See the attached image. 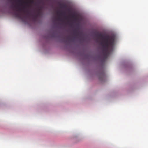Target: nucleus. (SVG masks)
Returning a JSON list of instances; mask_svg holds the SVG:
<instances>
[{
	"label": "nucleus",
	"instance_id": "f257e3e1",
	"mask_svg": "<svg viewBox=\"0 0 148 148\" xmlns=\"http://www.w3.org/2000/svg\"><path fill=\"white\" fill-rule=\"evenodd\" d=\"M97 36L98 39H102L101 42L102 48V53L103 60H105L107 59L110 53V50L112 49L114 46L115 38L113 36H105L100 33H98Z\"/></svg>",
	"mask_w": 148,
	"mask_h": 148
},
{
	"label": "nucleus",
	"instance_id": "f03ea898",
	"mask_svg": "<svg viewBox=\"0 0 148 148\" xmlns=\"http://www.w3.org/2000/svg\"><path fill=\"white\" fill-rule=\"evenodd\" d=\"M19 3H21V5L23 6V3L25 4L27 7H29L30 5L28 4L27 2L24 1L22 0H18V1ZM23 9H26L25 10H23L24 12L25 13L26 15L28 16H32L33 19L34 21H36L37 19L38 18L39 16V15L34 12L33 14H31L28 9L27 8V7L25 5L23 6Z\"/></svg>",
	"mask_w": 148,
	"mask_h": 148
},
{
	"label": "nucleus",
	"instance_id": "7ed1b4c3",
	"mask_svg": "<svg viewBox=\"0 0 148 148\" xmlns=\"http://www.w3.org/2000/svg\"><path fill=\"white\" fill-rule=\"evenodd\" d=\"M14 15L16 17L23 20V17L22 14L19 12H15Z\"/></svg>",
	"mask_w": 148,
	"mask_h": 148
},
{
	"label": "nucleus",
	"instance_id": "20e7f679",
	"mask_svg": "<svg viewBox=\"0 0 148 148\" xmlns=\"http://www.w3.org/2000/svg\"><path fill=\"white\" fill-rule=\"evenodd\" d=\"M41 8L40 7H38L37 8V9H35L34 11V13L35 12V13L37 14L39 16L41 14Z\"/></svg>",
	"mask_w": 148,
	"mask_h": 148
},
{
	"label": "nucleus",
	"instance_id": "39448f33",
	"mask_svg": "<svg viewBox=\"0 0 148 148\" xmlns=\"http://www.w3.org/2000/svg\"><path fill=\"white\" fill-rule=\"evenodd\" d=\"M56 14L57 15H58L59 16L57 18L56 17H54V18L55 20L57 21H60L61 20V18H60V16H62V13H60V12L59 11H57L56 12Z\"/></svg>",
	"mask_w": 148,
	"mask_h": 148
},
{
	"label": "nucleus",
	"instance_id": "423d86ee",
	"mask_svg": "<svg viewBox=\"0 0 148 148\" xmlns=\"http://www.w3.org/2000/svg\"><path fill=\"white\" fill-rule=\"evenodd\" d=\"M14 7L16 9V10L18 12H20L21 10V9L20 8H18L16 5H14Z\"/></svg>",
	"mask_w": 148,
	"mask_h": 148
},
{
	"label": "nucleus",
	"instance_id": "0eeeda50",
	"mask_svg": "<svg viewBox=\"0 0 148 148\" xmlns=\"http://www.w3.org/2000/svg\"><path fill=\"white\" fill-rule=\"evenodd\" d=\"M60 7L62 8H67L66 5L64 4H60Z\"/></svg>",
	"mask_w": 148,
	"mask_h": 148
},
{
	"label": "nucleus",
	"instance_id": "6e6552de",
	"mask_svg": "<svg viewBox=\"0 0 148 148\" xmlns=\"http://www.w3.org/2000/svg\"><path fill=\"white\" fill-rule=\"evenodd\" d=\"M71 17L73 18H74L75 20L77 19V16L75 14H73L71 15Z\"/></svg>",
	"mask_w": 148,
	"mask_h": 148
},
{
	"label": "nucleus",
	"instance_id": "1a4fd4ad",
	"mask_svg": "<svg viewBox=\"0 0 148 148\" xmlns=\"http://www.w3.org/2000/svg\"><path fill=\"white\" fill-rule=\"evenodd\" d=\"M77 32L76 30H75L74 31V32L73 33V35H77Z\"/></svg>",
	"mask_w": 148,
	"mask_h": 148
},
{
	"label": "nucleus",
	"instance_id": "9d476101",
	"mask_svg": "<svg viewBox=\"0 0 148 148\" xmlns=\"http://www.w3.org/2000/svg\"><path fill=\"white\" fill-rule=\"evenodd\" d=\"M30 2L31 3H33V1H30Z\"/></svg>",
	"mask_w": 148,
	"mask_h": 148
},
{
	"label": "nucleus",
	"instance_id": "9b49d317",
	"mask_svg": "<svg viewBox=\"0 0 148 148\" xmlns=\"http://www.w3.org/2000/svg\"><path fill=\"white\" fill-rule=\"evenodd\" d=\"M69 10V11H70V9H69V10Z\"/></svg>",
	"mask_w": 148,
	"mask_h": 148
}]
</instances>
